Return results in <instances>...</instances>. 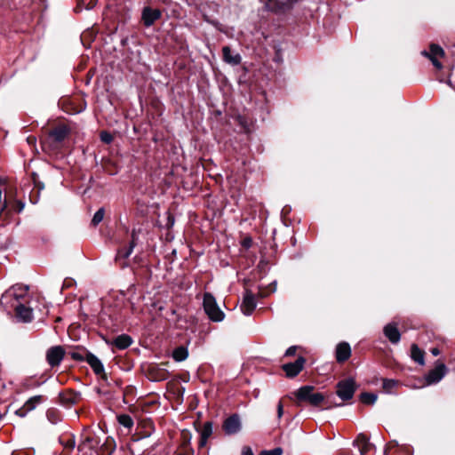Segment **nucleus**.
I'll return each instance as SVG.
<instances>
[{
	"label": "nucleus",
	"instance_id": "39",
	"mask_svg": "<svg viewBox=\"0 0 455 455\" xmlns=\"http://www.w3.org/2000/svg\"><path fill=\"white\" fill-rule=\"evenodd\" d=\"M90 443H91V438L90 437H86L84 439V441L82 443L79 444V446H78L79 451H82L85 447L89 446Z\"/></svg>",
	"mask_w": 455,
	"mask_h": 455
},
{
	"label": "nucleus",
	"instance_id": "25",
	"mask_svg": "<svg viewBox=\"0 0 455 455\" xmlns=\"http://www.w3.org/2000/svg\"><path fill=\"white\" fill-rule=\"evenodd\" d=\"M114 344L119 349H125L132 344V339L128 335H119L116 338Z\"/></svg>",
	"mask_w": 455,
	"mask_h": 455
},
{
	"label": "nucleus",
	"instance_id": "16",
	"mask_svg": "<svg viewBox=\"0 0 455 455\" xmlns=\"http://www.w3.org/2000/svg\"><path fill=\"white\" fill-rule=\"evenodd\" d=\"M351 356V347L347 342H340L336 346L335 358L338 363H344Z\"/></svg>",
	"mask_w": 455,
	"mask_h": 455
},
{
	"label": "nucleus",
	"instance_id": "7",
	"mask_svg": "<svg viewBox=\"0 0 455 455\" xmlns=\"http://www.w3.org/2000/svg\"><path fill=\"white\" fill-rule=\"evenodd\" d=\"M137 239L138 235L135 230H133L132 233V241L130 242L129 245L117 251L115 260L120 266V267L124 268L128 266L127 259L132 253L133 249L137 243Z\"/></svg>",
	"mask_w": 455,
	"mask_h": 455
},
{
	"label": "nucleus",
	"instance_id": "32",
	"mask_svg": "<svg viewBox=\"0 0 455 455\" xmlns=\"http://www.w3.org/2000/svg\"><path fill=\"white\" fill-rule=\"evenodd\" d=\"M104 214H105V212H104V209L103 208H100L93 215V218L92 220V223L93 226H97L98 224H100L103 218H104Z\"/></svg>",
	"mask_w": 455,
	"mask_h": 455
},
{
	"label": "nucleus",
	"instance_id": "3",
	"mask_svg": "<svg viewBox=\"0 0 455 455\" xmlns=\"http://www.w3.org/2000/svg\"><path fill=\"white\" fill-rule=\"evenodd\" d=\"M23 208L24 204L21 200L15 199L11 189L5 190L4 200L2 202V212H4L6 217H8L12 213L20 212Z\"/></svg>",
	"mask_w": 455,
	"mask_h": 455
},
{
	"label": "nucleus",
	"instance_id": "31",
	"mask_svg": "<svg viewBox=\"0 0 455 455\" xmlns=\"http://www.w3.org/2000/svg\"><path fill=\"white\" fill-rule=\"evenodd\" d=\"M87 352H88L87 350H82V351L76 350V351L70 352L69 355L72 359H74L76 361L83 362V361H86V353Z\"/></svg>",
	"mask_w": 455,
	"mask_h": 455
},
{
	"label": "nucleus",
	"instance_id": "2",
	"mask_svg": "<svg viewBox=\"0 0 455 455\" xmlns=\"http://www.w3.org/2000/svg\"><path fill=\"white\" fill-rule=\"evenodd\" d=\"M204 308L206 315L212 322H221L224 320L225 314L218 306L212 294L208 292L204 293Z\"/></svg>",
	"mask_w": 455,
	"mask_h": 455
},
{
	"label": "nucleus",
	"instance_id": "11",
	"mask_svg": "<svg viewBox=\"0 0 455 455\" xmlns=\"http://www.w3.org/2000/svg\"><path fill=\"white\" fill-rule=\"evenodd\" d=\"M65 355V350L61 346L50 347L46 352V361L52 366L60 365Z\"/></svg>",
	"mask_w": 455,
	"mask_h": 455
},
{
	"label": "nucleus",
	"instance_id": "41",
	"mask_svg": "<svg viewBox=\"0 0 455 455\" xmlns=\"http://www.w3.org/2000/svg\"><path fill=\"white\" fill-rule=\"evenodd\" d=\"M430 60L432 61L433 65L437 68L441 69L443 68V65L440 61L437 60L436 58L431 57Z\"/></svg>",
	"mask_w": 455,
	"mask_h": 455
},
{
	"label": "nucleus",
	"instance_id": "35",
	"mask_svg": "<svg viewBox=\"0 0 455 455\" xmlns=\"http://www.w3.org/2000/svg\"><path fill=\"white\" fill-rule=\"evenodd\" d=\"M52 135L57 141H61L66 136V132L63 129H58L53 131Z\"/></svg>",
	"mask_w": 455,
	"mask_h": 455
},
{
	"label": "nucleus",
	"instance_id": "27",
	"mask_svg": "<svg viewBox=\"0 0 455 455\" xmlns=\"http://www.w3.org/2000/svg\"><path fill=\"white\" fill-rule=\"evenodd\" d=\"M425 56L428 57L429 59L431 57L436 58V57H443L444 55V51L442 47H440L437 44H431L430 45V53L427 52H422Z\"/></svg>",
	"mask_w": 455,
	"mask_h": 455
},
{
	"label": "nucleus",
	"instance_id": "28",
	"mask_svg": "<svg viewBox=\"0 0 455 455\" xmlns=\"http://www.w3.org/2000/svg\"><path fill=\"white\" fill-rule=\"evenodd\" d=\"M117 421L120 425L124 426L126 428H132L133 427V419L128 414H121L117 417Z\"/></svg>",
	"mask_w": 455,
	"mask_h": 455
},
{
	"label": "nucleus",
	"instance_id": "6",
	"mask_svg": "<svg viewBox=\"0 0 455 455\" xmlns=\"http://www.w3.org/2000/svg\"><path fill=\"white\" fill-rule=\"evenodd\" d=\"M295 4L294 0H265L266 10L275 14L285 13L291 10Z\"/></svg>",
	"mask_w": 455,
	"mask_h": 455
},
{
	"label": "nucleus",
	"instance_id": "29",
	"mask_svg": "<svg viewBox=\"0 0 455 455\" xmlns=\"http://www.w3.org/2000/svg\"><path fill=\"white\" fill-rule=\"evenodd\" d=\"M397 385L398 381L391 379H384L382 382L384 391L388 394H390Z\"/></svg>",
	"mask_w": 455,
	"mask_h": 455
},
{
	"label": "nucleus",
	"instance_id": "1",
	"mask_svg": "<svg viewBox=\"0 0 455 455\" xmlns=\"http://www.w3.org/2000/svg\"><path fill=\"white\" fill-rule=\"evenodd\" d=\"M29 287L25 284H14L2 293V305L12 309L18 303H28L29 299Z\"/></svg>",
	"mask_w": 455,
	"mask_h": 455
},
{
	"label": "nucleus",
	"instance_id": "43",
	"mask_svg": "<svg viewBox=\"0 0 455 455\" xmlns=\"http://www.w3.org/2000/svg\"><path fill=\"white\" fill-rule=\"evenodd\" d=\"M431 353L433 355L436 356L440 354V350L437 347H434L431 349Z\"/></svg>",
	"mask_w": 455,
	"mask_h": 455
},
{
	"label": "nucleus",
	"instance_id": "14",
	"mask_svg": "<svg viewBox=\"0 0 455 455\" xmlns=\"http://www.w3.org/2000/svg\"><path fill=\"white\" fill-rule=\"evenodd\" d=\"M305 363V358L299 356L297 358L295 362L283 364V370L284 371L288 378H293L296 377L302 371Z\"/></svg>",
	"mask_w": 455,
	"mask_h": 455
},
{
	"label": "nucleus",
	"instance_id": "17",
	"mask_svg": "<svg viewBox=\"0 0 455 455\" xmlns=\"http://www.w3.org/2000/svg\"><path fill=\"white\" fill-rule=\"evenodd\" d=\"M384 335L392 343L397 344L401 339V333L397 324L395 323H387L383 329Z\"/></svg>",
	"mask_w": 455,
	"mask_h": 455
},
{
	"label": "nucleus",
	"instance_id": "37",
	"mask_svg": "<svg viewBox=\"0 0 455 455\" xmlns=\"http://www.w3.org/2000/svg\"><path fill=\"white\" fill-rule=\"evenodd\" d=\"M75 440L72 438V437H68V440L66 441L65 443H63V445L66 447V448H69V449H73L75 447Z\"/></svg>",
	"mask_w": 455,
	"mask_h": 455
},
{
	"label": "nucleus",
	"instance_id": "18",
	"mask_svg": "<svg viewBox=\"0 0 455 455\" xmlns=\"http://www.w3.org/2000/svg\"><path fill=\"white\" fill-rule=\"evenodd\" d=\"M161 17V12L157 9L145 7L142 11V21L146 27L152 26Z\"/></svg>",
	"mask_w": 455,
	"mask_h": 455
},
{
	"label": "nucleus",
	"instance_id": "40",
	"mask_svg": "<svg viewBox=\"0 0 455 455\" xmlns=\"http://www.w3.org/2000/svg\"><path fill=\"white\" fill-rule=\"evenodd\" d=\"M283 414V406L282 402H279L277 404V417L278 419H281Z\"/></svg>",
	"mask_w": 455,
	"mask_h": 455
},
{
	"label": "nucleus",
	"instance_id": "33",
	"mask_svg": "<svg viewBox=\"0 0 455 455\" xmlns=\"http://www.w3.org/2000/svg\"><path fill=\"white\" fill-rule=\"evenodd\" d=\"M100 137L101 141L106 144H109L113 141V136L108 132H106V131L101 132Z\"/></svg>",
	"mask_w": 455,
	"mask_h": 455
},
{
	"label": "nucleus",
	"instance_id": "4",
	"mask_svg": "<svg viewBox=\"0 0 455 455\" xmlns=\"http://www.w3.org/2000/svg\"><path fill=\"white\" fill-rule=\"evenodd\" d=\"M312 386H304L297 390L295 395L299 401H307L314 406L319 405L323 400L324 396L321 393H314Z\"/></svg>",
	"mask_w": 455,
	"mask_h": 455
},
{
	"label": "nucleus",
	"instance_id": "10",
	"mask_svg": "<svg viewBox=\"0 0 455 455\" xmlns=\"http://www.w3.org/2000/svg\"><path fill=\"white\" fill-rule=\"evenodd\" d=\"M169 365V362L162 363L160 364H151L148 367V374L149 377L154 381H162L165 380L169 378L170 372L166 369V367Z\"/></svg>",
	"mask_w": 455,
	"mask_h": 455
},
{
	"label": "nucleus",
	"instance_id": "36",
	"mask_svg": "<svg viewBox=\"0 0 455 455\" xmlns=\"http://www.w3.org/2000/svg\"><path fill=\"white\" fill-rule=\"evenodd\" d=\"M275 290H276V283H275V282H274V283H272L270 284V286H269V290H267V291H264V290L259 289V296H261V297H266V296H267L269 293H271V292H275Z\"/></svg>",
	"mask_w": 455,
	"mask_h": 455
},
{
	"label": "nucleus",
	"instance_id": "24",
	"mask_svg": "<svg viewBox=\"0 0 455 455\" xmlns=\"http://www.w3.org/2000/svg\"><path fill=\"white\" fill-rule=\"evenodd\" d=\"M411 356L412 360L418 363L420 365H424L425 363V353L421 350L418 345L412 344L411 347Z\"/></svg>",
	"mask_w": 455,
	"mask_h": 455
},
{
	"label": "nucleus",
	"instance_id": "38",
	"mask_svg": "<svg viewBox=\"0 0 455 455\" xmlns=\"http://www.w3.org/2000/svg\"><path fill=\"white\" fill-rule=\"evenodd\" d=\"M296 351H297V347L291 346L289 348H287V350L285 351V355L291 356V355H295Z\"/></svg>",
	"mask_w": 455,
	"mask_h": 455
},
{
	"label": "nucleus",
	"instance_id": "8",
	"mask_svg": "<svg viewBox=\"0 0 455 455\" xmlns=\"http://www.w3.org/2000/svg\"><path fill=\"white\" fill-rule=\"evenodd\" d=\"M447 372L448 369L444 363H436L435 367L429 371L424 378L426 385L430 386L440 382Z\"/></svg>",
	"mask_w": 455,
	"mask_h": 455
},
{
	"label": "nucleus",
	"instance_id": "42",
	"mask_svg": "<svg viewBox=\"0 0 455 455\" xmlns=\"http://www.w3.org/2000/svg\"><path fill=\"white\" fill-rule=\"evenodd\" d=\"M242 455H254L252 450L250 447H243L242 450Z\"/></svg>",
	"mask_w": 455,
	"mask_h": 455
},
{
	"label": "nucleus",
	"instance_id": "23",
	"mask_svg": "<svg viewBox=\"0 0 455 455\" xmlns=\"http://www.w3.org/2000/svg\"><path fill=\"white\" fill-rule=\"evenodd\" d=\"M212 434V423L210 421H207L204 424V427L201 430V436H200V442L199 446L204 447L207 443L208 438Z\"/></svg>",
	"mask_w": 455,
	"mask_h": 455
},
{
	"label": "nucleus",
	"instance_id": "13",
	"mask_svg": "<svg viewBox=\"0 0 455 455\" xmlns=\"http://www.w3.org/2000/svg\"><path fill=\"white\" fill-rule=\"evenodd\" d=\"M222 427L227 435H230L237 434L242 428L239 416L237 414H233L226 419L223 422Z\"/></svg>",
	"mask_w": 455,
	"mask_h": 455
},
{
	"label": "nucleus",
	"instance_id": "21",
	"mask_svg": "<svg viewBox=\"0 0 455 455\" xmlns=\"http://www.w3.org/2000/svg\"><path fill=\"white\" fill-rule=\"evenodd\" d=\"M222 53L224 61L230 65L237 66L242 61L241 55L239 53L232 52L229 46H224L222 48Z\"/></svg>",
	"mask_w": 455,
	"mask_h": 455
},
{
	"label": "nucleus",
	"instance_id": "15",
	"mask_svg": "<svg viewBox=\"0 0 455 455\" xmlns=\"http://www.w3.org/2000/svg\"><path fill=\"white\" fill-rule=\"evenodd\" d=\"M43 401H44L43 395H38L32 396L23 404L22 407L16 410L15 413L18 416L23 418V417L27 416V414L29 411L35 410L36 408V406L39 405Z\"/></svg>",
	"mask_w": 455,
	"mask_h": 455
},
{
	"label": "nucleus",
	"instance_id": "34",
	"mask_svg": "<svg viewBox=\"0 0 455 455\" xmlns=\"http://www.w3.org/2000/svg\"><path fill=\"white\" fill-rule=\"evenodd\" d=\"M282 454H283V449L280 447L275 448L273 450H264L259 453V455H282Z\"/></svg>",
	"mask_w": 455,
	"mask_h": 455
},
{
	"label": "nucleus",
	"instance_id": "26",
	"mask_svg": "<svg viewBox=\"0 0 455 455\" xmlns=\"http://www.w3.org/2000/svg\"><path fill=\"white\" fill-rule=\"evenodd\" d=\"M188 355V350L184 347H179L172 352V357L177 362L184 361Z\"/></svg>",
	"mask_w": 455,
	"mask_h": 455
},
{
	"label": "nucleus",
	"instance_id": "5",
	"mask_svg": "<svg viewBox=\"0 0 455 455\" xmlns=\"http://www.w3.org/2000/svg\"><path fill=\"white\" fill-rule=\"evenodd\" d=\"M336 394L342 401H348L353 398L356 390L355 381L349 378L340 380L336 385Z\"/></svg>",
	"mask_w": 455,
	"mask_h": 455
},
{
	"label": "nucleus",
	"instance_id": "12",
	"mask_svg": "<svg viewBox=\"0 0 455 455\" xmlns=\"http://www.w3.org/2000/svg\"><path fill=\"white\" fill-rule=\"evenodd\" d=\"M257 307L254 294L250 290H245L240 308L243 315H250Z\"/></svg>",
	"mask_w": 455,
	"mask_h": 455
},
{
	"label": "nucleus",
	"instance_id": "30",
	"mask_svg": "<svg viewBox=\"0 0 455 455\" xmlns=\"http://www.w3.org/2000/svg\"><path fill=\"white\" fill-rule=\"evenodd\" d=\"M377 395L372 393L361 394V401L365 404H373L377 401Z\"/></svg>",
	"mask_w": 455,
	"mask_h": 455
},
{
	"label": "nucleus",
	"instance_id": "22",
	"mask_svg": "<svg viewBox=\"0 0 455 455\" xmlns=\"http://www.w3.org/2000/svg\"><path fill=\"white\" fill-rule=\"evenodd\" d=\"M354 445H356L359 449L361 455H368L371 451L372 444L370 443L368 437L363 434H360L355 441L354 442Z\"/></svg>",
	"mask_w": 455,
	"mask_h": 455
},
{
	"label": "nucleus",
	"instance_id": "20",
	"mask_svg": "<svg viewBox=\"0 0 455 455\" xmlns=\"http://www.w3.org/2000/svg\"><path fill=\"white\" fill-rule=\"evenodd\" d=\"M194 451L190 445V436L182 434V441L175 451V455H193Z\"/></svg>",
	"mask_w": 455,
	"mask_h": 455
},
{
	"label": "nucleus",
	"instance_id": "19",
	"mask_svg": "<svg viewBox=\"0 0 455 455\" xmlns=\"http://www.w3.org/2000/svg\"><path fill=\"white\" fill-rule=\"evenodd\" d=\"M86 362L91 366L96 375H102L105 377V369L101 361L91 352L86 353Z\"/></svg>",
	"mask_w": 455,
	"mask_h": 455
},
{
	"label": "nucleus",
	"instance_id": "9",
	"mask_svg": "<svg viewBox=\"0 0 455 455\" xmlns=\"http://www.w3.org/2000/svg\"><path fill=\"white\" fill-rule=\"evenodd\" d=\"M27 303H18L12 308L14 310V316L20 323H28L34 319L33 308L26 305Z\"/></svg>",
	"mask_w": 455,
	"mask_h": 455
}]
</instances>
